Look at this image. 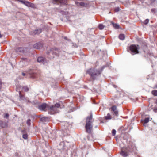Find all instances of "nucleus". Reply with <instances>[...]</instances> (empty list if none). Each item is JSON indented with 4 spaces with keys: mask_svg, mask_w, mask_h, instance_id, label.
Wrapping results in <instances>:
<instances>
[{
    "mask_svg": "<svg viewBox=\"0 0 157 157\" xmlns=\"http://www.w3.org/2000/svg\"><path fill=\"white\" fill-rule=\"evenodd\" d=\"M93 121L92 114L91 113L90 116L86 118V123L85 127L86 132L88 133H91L92 132L93 125L91 124Z\"/></svg>",
    "mask_w": 157,
    "mask_h": 157,
    "instance_id": "1",
    "label": "nucleus"
},
{
    "mask_svg": "<svg viewBox=\"0 0 157 157\" xmlns=\"http://www.w3.org/2000/svg\"><path fill=\"white\" fill-rule=\"evenodd\" d=\"M104 68V67H103L101 69H90L89 71H87V72L89 74L91 77L94 80L96 76L99 75L101 74Z\"/></svg>",
    "mask_w": 157,
    "mask_h": 157,
    "instance_id": "2",
    "label": "nucleus"
},
{
    "mask_svg": "<svg viewBox=\"0 0 157 157\" xmlns=\"http://www.w3.org/2000/svg\"><path fill=\"white\" fill-rule=\"evenodd\" d=\"M59 52V50L56 48H52L47 52V57L50 59H52L55 55H58Z\"/></svg>",
    "mask_w": 157,
    "mask_h": 157,
    "instance_id": "3",
    "label": "nucleus"
},
{
    "mask_svg": "<svg viewBox=\"0 0 157 157\" xmlns=\"http://www.w3.org/2000/svg\"><path fill=\"white\" fill-rule=\"evenodd\" d=\"M129 52L132 55H134L138 53V49L137 47L135 45H132L129 47Z\"/></svg>",
    "mask_w": 157,
    "mask_h": 157,
    "instance_id": "4",
    "label": "nucleus"
},
{
    "mask_svg": "<svg viewBox=\"0 0 157 157\" xmlns=\"http://www.w3.org/2000/svg\"><path fill=\"white\" fill-rule=\"evenodd\" d=\"M27 75L30 78H36L39 76V75L34 72V71L31 70H29L27 72Z\"/></svg>",
    "mask_w": 157,
    "mask_h": 157,
    "instance_id": "5",
    "label": "nucleus"
},
{
    "mask_svg": "<svg viewBox=\"0 0 157 157\" xmlns=\"http://www.w3.org/2000/svg\"><path fill=\"white\" fill-rule=\"evenodd\" d=\"M109 110L113 115L117 117L118 116V111L116 106L113 105L112 106L109 108Z\"/></svg>",
    "mask_w": 157,
    "mask_h": 157,
    "instance_id": "6",
    "label": "nucleus"
},
{
    "mask_svg": "<svg viewBox=\"0 0 157 157\" xmlns=\"http://www.w3.org/2000/svg\"><path fill=\"white\" fill-rule=\"evenodd\" d=\"M48 112L51 114H53L58 112V109L54 105L49 106Z\"/></svg>",
    "mask_w": 157,
    "mask_h": 157,
    "instance_id": "7",
    "label": "nucleus"
},
{
    "mask_svg": "<svg viewBox=\"0 0 157 157\" xmlns=\"http://www.w3.org/2000/svg\"><path fill=\"white\" fill-rule=\"evenodd\" d=\"M20 2L28 7H31L33 8H35L36 7V6L34 4L25 0H21L20 1Z\"/></svg>",
    "mask_w": 157,
    "mask_h": 157,
    "instance_id": "8",
    "label": "nucleus"
},
{
    "mask_svg": "<svg viewBox=\"0 0 157 157\" xmlns=\"http://www.w3.org/2000/svg\"><path fill=\"white\" fill-rule=\"evenodd\" d=\"M54 4H60L61 5H65L67 2V0H52Z\"/></svg>",
    "mask_w": 157,
    "mask_h": 157,
    "instance_id": "9",
    "label": "nucleus"
},
{
    "mask_svg": "<svg viewBox=\"0 0 157 157\" xmlns=\"http://www.w3.org/2000/svg\"><path fill=\"white\" fill-rule=\"evenodd\" d=\"M39 109L42 110L48 111L49 106L45 103H43L38 106Z\"/></svg>",
    "mask_w": 157,
    "mask_h": 157,
    "instance_id": "10",
    "label": "nucleus"
},
{
    "mask_svg": "<svg viewBox=\"0 0 157 157\" xmlns=\"http://www.w3.org/2000/svg\"><path fill=\"white\" fill-rule=\"evenodd\" d=\"M18 91L20 100L25 101L27 103L30 102V101L28 98H25L24 95L21 94V91L19 90Z\"/></svg>",
    "mask_w": 157,
    "mask_h": 157,
    "instance_id": "11",
    "label": "nucleus"
},
{
    "mask_svg": "<svg viewBox=\"0 0 157 157\" xmlns=\"http://www.w3.org/2000/svg\"><path fill=\"white\" fill-rule=\"evenodd\" d=\"M43 46V44L42 42H39L33 45L34 48L40 49Z\"/></svg>",
    "mask_w": 157,
    "mask_h": 157,
    "instance_id": "12",
    "label": "nucleus"
},
{
    "mask_svg": "<svg viewBox=\"0 0 157 157\" xmlns=\"http://www.w3.org/2000/svg\"><path fill=\"white\" fill-rule=\"evenodd\" d=\"M111 24L112 25L113 27L116 29H121V28L118 24L115 23L114 22L111 21Z\"/></svg>",
    "mask_w": 157,
    "mask_h": 157,
    "instance_id": "13",
    "label": "nucleus"
},
{
    "mask_svg": "<svg viewBox=\"0 0 157 157\" xmlns=\"http://www.w3.org/2000/svg\"><path fill=\"white\" fill-rule=\"evenodd\" d=\"M37 61L39 62L42 63L43 64L45 63V59L42 57H38L37 59Z\"/></svg>",
    "mask_w": 157,
    "mask_h": 157,
    "instance_id": "14",
    "label": "nucleus"
},
{
    "mask_svg": "<svg viewBox=\"0 0 157 157\" xmlns=\"http://www.w3.org/2000/svg\"><path fill=\"white\" fill-rule=\"evenodd\" d=\"M128 147L129 149V151L131 152L134 151L136 149V147L133 144L131 145V146L129 145L128 146Z\"/></svg>",
    "mask_w": 157,
    "mask_h": 157,
    "instance_id": "15",
    "label": "nucleus"
},
{
    "mask_svg": "<svg viewBox=\"0 0 157 157\" xmlns=\"http://www.w3.org/2000/svg\"><path fill=\"white\" fill-rule=\"evenodd\" d=\"M120 154L124 157H126L128 155V152L123 151V150H122L121 151Z\"/></svg>",
    "mask_w": 157,
    "mask_h": 157,
    "instance_id": "16",
    "label": "nucleus"
},
{
    "mask_svg": "<svg viewBox=\"0 0 157 157\" xmlns=\"http://www.w3.org/2000/svg\"><path fill=\"white\" fill-rule=\"evenodd\" d=\"M16 51L17 53L22 52L23 51V48L21 47H18L16 49Z\"/></svg>",
    "mask_w": 157,
    "mask_h": 157,
    "instance_id": "17",
    "label": "nucleus"
},
{
    "mask_svg": "<svg viewBox=\"0 0 157 157\" xmlns=\"http://www.w3.org/2000/svg\"><path fill=\"white\" fill-rule=\"evenodd\" d=\"M75 3L77 6H85V3L83 2H75Z\"/></svg>",
    "mask_w": 157,
    "mask_h": 157,
    "instance_id": "18",
    "label": "nucleus"
},
{
    "mask_svg": "<svg viewBox=\"0 0 157 157\" xmlns=\"http://www.w3.org/2000/svg\"><path fill=\"white\" fill-rule=\"evenodd\" d=\"M119 38L120 40H123L125 39V36L124 34H121L119 35Z\"/></svg>",
    "mask_w": 157,
    "mask_h": 157,
    "instance_id": "19",
    "label": "nucleus"
},
{
    "mask_svg": "<svg viewBox=\"0 0 157 157\" xmlns=\"http://www.w3.org/2000/svg\"><path fill=\"white\" fill-rule=\"evenodd\" d=\"M41 32V29H38L34 31V33L35 34H39Z\"/></svg>",
    "mask_w": 157,
    "mask_h": 157,
    "instance_id": "20",
    "label": "nucleus"
},
{
    "mask_svg": "<svg viewBox=\"0 0 157 157\" xmlns=\"http://www.w3.org/2000/svg\"><path fill=\"white\" fill-rule=\"evenodd\" d=\"M108 120V114H107V116L105 117H104V119L102 121H101V122L102 123H104L105 122H106V121Z\"/></svg>",
    "mask_w": 157,
    "mask_h": 157,
    "instance_id": "21",
    "label": "nucleus"
},
{
    "mask_svg": "<svg viewBox=\"0 0 157 157\" xmlns=\"http://www.w3.org/2000/svg\"><path fill=\"white\" fill-rule=\"evenodd\" d=\"M22 88L25 91H28L29 90V88L27 86H24L23 87H20V88Z\"/></svg>",
    "mask_w": 157,
    "mask_h": 157,
    "instance_id": "22",
    "label": "nucleus"
},
{
    "mask_svg": "<svg viewBox=\"0 0 157 157\" xmlns=\"http://www.w3.org/2000/svg\"><path fill=\"white\" fill-rule=\"evenodd\" d=\"M1 123V126L2 127V128H5L6 126V124L5 123H4L2 121H1L0 122V123Z\"/></svg>",
    "mask_w": 157,
    "mask_h": 157,
    "instance_id": "23",
    "label": "nucleus"
},
{
    "mask_svg": "<svg viewBox=\"0 0 157 157\" xmlns=\"http://www.w3.org/2000/svg\"><path fill=\"white\" fill-rule=\"evenodd\" d=\"M151 93L152 94L155 96H157V90H153L152 91Z\"/></svg>",
    "mask_w": 157,
    "mask_h": 157,
    "instance_id": "24",
    "label": "nucleus"
},
{
    "mask_svg": "<svg viewBox=\"0 0 157 157\" xmlns=\"http://www.w3.org/2000/svg\"><path fill=\"white\" fill-rule=\"evenodd\" d=\"M41 120L42 121H48L49 120V118L47 117H44L41 118Z\"/></svg>",
    "mask_w": 157,
    "mask_h": 157,
    "instance_id": "25",
    "label": "nucleus"
},
{
    "mask_svg": "<svg viewBox=\"0 0 157 157\" xmlns=\"http://www.w3.org/2000/svg\"><path fill=\"white\" fill-rule=\"evenodd\" d=\"M111 119L114 120L115 119L114 117H112L110 114L109 113V120Z\"/></svg>",
    "mask_w": 157,
    "mask_h": 157,
    "instance_id": "26",
    "label": "nucleus"
},
{
    "mask_svg": "<svg viewBox=\"0 0 157 157\" xmlns=\"http://www.w3.org/2000/svg\"><path fill=\"white\" fill-rule=\"evenodd\" d=\"M98 27L99 29H102L104 28V26L102 24H100Z\"/></svg>",
    "mask_w": 157,
    "mask_h": 157,
    "instance_id": "27",
    "label": "nucleus"
},
{
    "mask_svg": "<svg viewBox=\"0 0 157 157\" xmlns=\"http://www.w3.org/2000/svg\"><path fill=\"white\" fill-rule=\"evenodd\" d=\"M22 137L25 139H26L28 138V135L27 134H24L22 135Z\"/></svg>",
    "mask_w": 157,
    "mask_h": 157,
    "instance_id": "28",
    "label": "nucleus"
},
{
    "mask_svg": "<svg viewBox=\"0 0 157 157\" xmlns=\"http://www.w3.org/2000/svg\"><path fill=\"white\" fill-rule=\"evenodd\" d=\"M149 118H145V119L144 120V122L145 123H147L149 122Z\"/></svg>",
    "mask_w": 157,
    "mask_h": 157,
    "instance_id": "29",
    "label": "nucleus"
},
{
    "mask_svg": "<svg viewBox=\"0 0 157 157\" xmlns=\"http://www.w3.org/2000/svg\"><path fill=\"white\" fill-rule=\"evenodd\" d=\"M9 115L8 113H5L4 114V117L8 119L9 118Z\"/></svg>",
    "mask_w": 157,
    "mask_h": 157,
    "instance_id": "30",
    "label": "nucleus"
},
{
    "mask_svg": "<svg viewBox=\"0 0 157 157\" xmlns=\"http://www.w3.org/2000/svg\"><path fill=\"white\" fill-rule=\"evenodd\" d=\"M26 123L28 126H30L31 125V120L29 119L27 120Z\"/></svg>",
    "mask_w": 157,
    "mask_h": 157,
    "instance_id": "31",
    "label": "nucleus"
},
{
    "mask_svg": "<svg viewBox=\"0 0 157 157\" xmlns=\"http://www.w3.org/2000/svg\"><path fill=\"white\" fill-rule=\"evenodd\" d=\"M116 132L115 129H113L112 132V135L113 136H115L116 133Z\"/></svg>",
    "mask_w": 157,
    "mask_h": 157,
    "instance_id": "32",
    "label": "nucleus"
},
{
    "mask_svg": "<svg viewBox=\"0 0 157 157\" xmlns=\"http://www.w3.org/2000/svg\"><path fill=\"white\" fill-rule=\"evenodd\" d=\"M149 22V20L148 19H146L144 22V24L145 25L147 24Z\"/></svg>",
    "mask_w": 157,
    "mask_h": 157,
    "instance_id": "33",
    "label": "nucleus"
},
{
    "mask_svg": "<svg viewBox=\"0 0 157 157\" xmlns=\"http://www.w3.org/2000/svg\"><path fill=\"white\" fill-rule=\"evenodd\" d=\"M54 106H56V108H57L58 109V108L60 107V104L59 103H57Z\"/></svg>",
    "mask_w": 157,
    "mask_h": 157,
    "instance_id": "34",
    "label": "nucleus"
},
{
    "mask_svg": "<svg viewBox=\"0 0 157 157\" xmlns=\"http://www.w3.org/2000/svg\"><path fill=\"white\" fill-rule=\"evenodd\" d=\"M151 12L154 13H155L156 12V9L154 8L152 9L151 10Z\"/></svg>",
    "mask_w": 157,
    "mask_h": 157,
    "instance_id": "35",
    "label": "nucleus"
},
{
    "mask_svg": "<svg viewBox=\"0 0 157 157\" xmlns=\"http://www.w3.org/2000/svg\"><path fill=\"white\" fill-rule=\"evenodd\" d=\"M114 10L116 12H118L119 11L120 8L119 7H117V8H115Z\"/></svg>",
    "mask_w": 157,
    "mask_h": 157,
    "instance_id": "36",
    "label": "nucleus"
},
{
    "mask_svg": "<svg viewBox=\"0 0 157 157\" xmlns=\"http://www.w3.org/2000/svg\"><path fill=\"white\" fill-rule=\"evenodd\" d=\"M2 82L1 80L0 79V90L2 88Z\"/></svg>",
    "mask_w": 157,
    "mask_h": 157,
    "instance_id": "37",
    "label": "nucleus"
},
{
    "mask_svg": "<svg viewBox=\"0 0 157 157\" xmlns=\"http://www.w3.org/2000/svg\"><path fill=\"white\" fill-rule=\"evenodd\" d=\"M114 98H112V99H113V100H115V99L116 98H118V97L117 96H116V95H115L114 96Z\"/></svg>",
    "mask_w": 157,
    "mask_h": 157,
    "instance_id": "38",
    "label": "nucleus"
},
{
    "mask_svg": "<svg viewBox=\"0 0 157 157\" xmlns=\"http://www.w3.org/2000/svg\"><path fill=\"white\" fill-rule=\"evenodd\" d=\"M154 111L156 113L157 112V108H155L154 109Z\"/></svg>",
    "mask_w": 157,
    "mask_h": 157,
    "instance_id": "39",
    "label": "nucleus"
},
{
    "mask_svg": "<svg viewBox=\"0 0 157 157\" xmlns=\"http://www.w3.org/2000/svg\"><path fill=\"white\" fill-rule=\"evenodd\" d=\"M22 75L23 76H24L26 75V74L25 73H23V72L22 73Z\"/></svg>",
    "mask_w": 157,
    "mask_h": 157,
    "instance_id": "40",
    "label": "nucleus"
},
{
    "mask_svg": "<svg viewBox=\"0 0 157 157\" xmlns=\"http://www.w3.org/2000/svg\"><path fill=\"white\" fill-rule=\"evenodd\" d=\"M113 86L114 88H116L117 87V86L116 85H113Z\"/></svg>",
    "mask_w": 157,
    "mask_h": 157,
    "instance_id": "41",
    "label": "nucleus"
},
{
    "mask_svg": "<svg viewBox=\"0 0 157 157\" xmlns=\"http://www.w3.org/2000/svg\"><path fill=\"white\" fill-rule=\"evenodd\" d=\"M154 88H157V85L154 86Z\"/></svg>",
    "mask_w": 157,
    "mask_h": 157,
    "instance_id": "42",
    "label": "nucleus"
},
{
    "mask_svg": "<svg viewBox=\"0 0 157 157\" xmlns=\"http://www.w3.org/2000/svg\"><path fill=\"white\" fill-rule=\"evenodd\" d=\"M152 2H154L155 1V0H151Z\"/></svg>",
    "mask_w": 157,
    "mask_h": 157,
    "instance_id": "43",
    "label": "nucleus"
},
{
    "mask_svg": "<svg viewBox=\"0 0 157 157\" xmlns=\"http://www.w3.org/2000/svg\"><path fill=\"white\" fill-rule=\"evenodd\" d=\"M18 90H19V89H18V88H17V89H16V90L17 91Z\"/></svg>",
    "mask_w": 157,
    "mask_h": 157,
    "instance_id": "44",
    "label": "nucleus"
},
{
    "mask_svg": "<svg viewBox=\"0 0 157 157\" xmlns=\"http://www.w3.org/2000/svg\"><path fill=\"white\" fill-rule=\"evenodd\" d=\"M95 127H96V128H97V126H95Z\"/></svg>",
    "mask_w": 157,
    "mask_h": 157,
    "instance_id": "45",
    "label": "nucleus"
},
{
    "mask_svg": "<svg viewBox=\"0 0 157 157\" xmlns=\"http://www.w3.org/2000/svg\"><path fill=\"white\" fill-rule=\"evenodd\" d=\"M108 67H109V64Z\"/></svg>",
    "mask_w": 157,
    "mask_h": 157,
    "instance_id": "46",
    "label": "nucleus"
}]
</instances>
